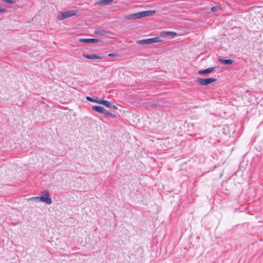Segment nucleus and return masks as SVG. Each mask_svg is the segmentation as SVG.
Masks as SVG:
<instances>
[{
  "instance_id": "nucleus-1",
  "label": "nucleus",
  "mask_w": 263,
  "mask_h": 263,
  "mask_svg": "<svg viewBox=\"0 0 263 263\" xmlns=\"http://www.w3.org/2000/svg\"><path fill=\"white\" fill-rule=\"evenodd\" d=\"M43 195L40 196V201L45 203L47 204L52 203V199L50 197V195L48 192L43 191L42 192Z\"/></svg>"
},
{
  "instance_id": "nucleus-2",
  "label": "nucleus",
  "mask_w": 263,
  "mask_h": 263,
  "mask_svg": "<svg viewBox=\"0 0 263 263\" xmlns=\"http://www.w3.org/2000/svg\"><path fill=\"white\" fill-rule=\"evenodd\" d=\"M76 14V12L75 10H69L62 12L60 14L58 15V18L60 20H63L65 18L70 17L71 16H74Z\"/></svg>"
},
{
  "instance_id": "nucleus-3",
  "label": "nucleus",
  "mask_w": 263,
  "mask_h": 263,
  "mask_svg": "<svg viewBox=\"0 0 263 263\" xmlns=\"http://www.w3.org/2000/svg\"><path fill=\"white\" fill-rule=\"evenodd\" d=\"M160 41V39L158 37L149 38L144 40H139L137 43L139 44H150L153 43H157Z\"/></svg>"
},
{
  "instance_id": "nucleus-4",
  "label": "nucleus",
  "mask_w": 263,
  "mask_h": 263,
  "mask_svg": "<svg viewBox=\"0 0 263 263\" xmlns=\"http://www.w3.org/2000/svg\"><path fill=\"white\" fill-rule=\"evenodd\" d=\"M216 79L212 78H207V79H203V78H199L197 80V82L200 85H206L208 84H211L215 81H216Z\"/></svg>"
},
{
  "instance_id": "nucleus-5",
  "label": "nucleus",
  "mask_w": 263,
  "mask_h": 263,
  "mask_svg": "<svg viewBox=\"0 0 263 263\" xmlns=\"http://www.w3.org/2000/svg\"><path fill=\"white\" fill-rule=\"evenodd\" d=\"M92 109L94 111H97L100 113L104 114L106 115L110 114V112L106 110L105 108L101 106H92Z\"/></svg>"
},
{
  "instance_id": "nucleus-6",
  "label": "nucleus",
  "mask_w": 263,
  "mask_h": 263,
  "mask_svg": "<svg viewBox=\"0 0 263 263\" xmlns=\"http://www.w3.org/2000/svg\"><path fill=\"white\" fill-rule=\"evenodd\" d=\"M124 18L127 20H135L136 18H140V12H137L133 14L124 15Z\"/></svg>"
},
{
  "instance_id": "nucleus-7",
  "label": "nucleus",
  "mask_w": 263,
  "mask_h": 263,
  "mask_svg": "<svg viewBox=\"0 0 263 263\" xmlns=\"http://www.w3.org/2000/svg\"><path fill=\"white\" fill-rule=\"evenodd\" d=\"M140 17H143L145 16H151L154 14L156 13L155 10H148V11H141L139 12Z\"/></svg>"
},
{
  "instance_id": "nucleus-8",
  "label": "nucleus",
  "mask_w": 263,
  "mask_h": 263,
  "mask_svg": "<svg viewBox=\"0 0 263 263\" xmlns=\"http://www.w3.org/2000/svg\"><path fill=\"white\" fill-rule=\"evenodd\" d=\"M79 41L83 43H97L99 42L100 40L97 39H80Z\"/></svg>"
},
{
  "instance_id": "nucleus-9",
  "label": "nucleus",
  "mask_w": 263,
  "mask_h": 263,
  "mask_svg": "<svg viewBox=\"0 0 263 263\" xmlns=\"http://www.w3.org/2000/svg\"><path fill=\"white\" fill-rule=\"evenodd\" d=\"M83 55L84 57L89 59H90V60L101 59H102L101 57H100L97 54H83Z\"/></svg>"
},
{
  "instance_id": "nucleus-10",
  "label": "nucleus",
  "mask_w": 263,
  "mask_h": 263,
  "mask_svg": "<svg viewBox=\"0 0 263 263\" xmlns=\"http://www.w3.org/2000/svg\"><path fill=\"white\" fill-rule=\"evenodd\" d=\"M215 69L214 67L208 68L205 70H201L198 71V73L200 74H204L211 73Z\"/></svg>"
},
{
  "instance_id": "nucleus-11",
  "label": "nucleus",
  "mask_w": 263,
  "mask_h": 263,
  "mask_svg": "<svg viewBox=\"0 0 263 263\" xmlns=\"http://www.w3.org/2000/svg\"><path fill=\"white\" fill-rule=\"evenodd\" d=\"M218 61L220 63L224 65H230L233 63V61L231 59H219Z\"/></svg>"
},
{
  "instance_id": "nucleus-12",
  "label": "nucleus",
  "mask_w": 263,
  "mask_h": 263,
  "mask_svg": "<svg viewBox=\"0 0 263 263\" xmlns=\"http://www.w3.org/2000/svg\"><path fill=\"white\" fill-rule=\"evenodd\" d=\"M98 103L102 104L107 107H111L110 102L107 100L100 99L99 101H98Z\"/></svg>"
},
{
  "instance_id": "nucleus-13",
  "label": "nucleus",
  "mask_w": 263,
  "mask_h": 263,
  "mask_svg": "<svg viewBox=\"0 0 263 263\" xmlns=\"http://www.w3.org/2000/svg\"><path fill=\"white\" fill-rule=\"evenodd\" d=\"M113 0H101L98 1L97 4L98 5H107L111 3Z\"/></svg>"
},
{
  "instance_id": "nucleus-14",
  "label": "nucleus",
  "mask_w": 263,
  "mask_h": 263,
  "mask_svg": "<svg viewBox=\"0 0 263 263\" xmlns=\"http://www.w3.org/2000/svg\"><path fill=\"white\" fill-rule=\"evenodd\" d=\"M162 34L164 36L171 35L173 37H174L177 35L176 32L172 31H164L162 32Z\"/></svg>"
},
{
  "instance_id": "nucleus-15",
  "label": "nucleus",
  "mask_w": 263,
  "mask_h": 263,
  "mask_svg": "<svg viewBox=\"0 0 263 263\" xmlns=\"http://www.w3.org/2000/svg\"><path fill=\"white\" fill-rule=\"evenodd\" d=\"M95 33L98 35H103L106 33V31L103 30L97 29L95 30Z\"/></svg>"
},
{
  "instance_id": "nucleus-16",
  "label": "nucleus",
  "mask_w": 263,
  "mask_h": 263,
  "mask_svg": "<svg viewBox=\"0 0 263 263\" xmlns=\"http://www.w3.org/2000/svg\"><path fill=\"white\" fill-rule=\"evenodd\" d=\"M86 99L90 102H96L97 103H98V101H99V100H100L99 99H94L90 98V97H86Z\"/></svg>"
},
{
  "instance_id": "nucleus-17",
  "label": "nucleus",
  "mask_w": 263,
  "mask_h": 263,
  "mask_svg": "<svg viewBox=\"0 0 263 263\" xmlns=\"http://www.w3.org/2000/svg\"><path fill=\"white\" fill-rule=\"evenodd\" d=\"M28 200H29V201L34 200V201H40V197H31V198H29V199H28Z\"/></svg>"
},
{
  "instance_id": "nucleus-18",
  "label": "nucleus",
  "mask_w": 263,
  "mask_h": 263,
  "mask_svg": "<svg viewBox=\"0 0 263 263\" xmlns=\"http://www.w3.org/2000/svg\"><path fill=\"white\" fill-rule=\"evenodd\" d=\"M2 1L4 3L9 4H13L15 3V2L13 0H2Z\"/></svg>"
},
{
  "instance_id": "nucleus-19",
  "label": "nucleus",
  "mask_w": 263,
  "mask_h": 263,
  "mask_svg": "<svg viewBox=\"0 0 263 263\" xmlns=\"http://www.w3.org/2000/svg\"><path fill=\"white\" fill-rule=\"evenodd\" d=\"M218 9H219V8L217 7H213L211 8V10L213 12H215V11H217Z\"/></svg>"
},
{
  "instance_id": "nucleus-20",
  "label": "nucleus",
  "mask_w": 263,
  "mask_h": 263,
  "mask_svg": "<svg viewBox=\"0 0 263 263\" xmlns=\"http://www.w3.org/2000/svg\"><path fill=\"white\" fill-rule=\"evenodd\" d=\"M107 115H109L110 116H111L112 118H115L116 117L115 114H113L111 112H110V114H108Z\"/></svg>"
},
{
  "instance_id": "nucleus-21",
  "label": "nucleus",
  "mask_w": 263,
  "mask_h": 263,
  "mask_svg": "<svg viewBox=\"0 0 263 263\" xmlns=\"http://www.w3.org/2000/svg\"><path fill=\"white\" fill-rule=\"evenodd\" d=\"M6 12L5 9L0 7V13L1 12Z\"/></svg>"
},
{
  "instance_id": "nucleus-22",
  "label": "nucleus",
  "mask_w": 263,
  "mask_h": 263,
  "mask_svg": "<svg viewBox=\"0 0 263 263\" xmlns=\"http://www.w3.org/2000/svg\"><path fill=\"white\" fill-rule=\"evenodd\" d=\"M112 108H114V109H117V107L116 106V105H111V107Z\"/></svg>"
},
{
  "instance_id": "nucleus-23",
  "label": "nucleus",
  "mask_w": 263,
  "mask_h": 263,
  "mask_svg": "<svg viewBox=\"0 0 263 263\" xmlns=\"http://www.w3.org/2000/svg\"><path fill=\"white\" fill-rule=\"evenodd\" d=\"M115 54L114 53H109V54H108V56H109V57H114V56H115Z\"/></svg>"
}]
</instances>
